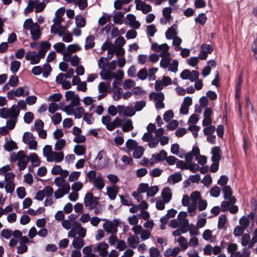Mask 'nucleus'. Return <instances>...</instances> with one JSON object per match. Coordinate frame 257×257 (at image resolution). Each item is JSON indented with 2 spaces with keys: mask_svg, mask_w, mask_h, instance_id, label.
<instances>
[{
  "mask_svg": "<svg viewBox=\"0 0 257 257\" xmlns=\"http://www.w3.org/2000/svg\"><path fill=\"white\" fill-rule=\"evenodd\" d=\"M221 150L218 147H214L211 149V161L213 162H219L221 159Z\"/></svg>",
  "mask_w": 257,
  "mask_h": 257,
  "instance_id": "obj_9",
  "label": "nucleus"
},
{
  "mask_svg": "<svg viewBox=\"0 0 257 257\" xmlns=\"http://www.w3.org/2000/svg\"><path fill=\"white\" fill-rule=\"evenodd\" d=\"M33 119L34 114L32 112L28 111L25 114L24 119L26 123L28 124L30 123L33 121Z\"/></svg>",
  "mask_w": 257,
  "mask_h": 257,
  "instance_id": "obj_63",
  "label": "nucleus"
},
{
  "mask_svg": "<svg viewBox=\"0 0 257 257\" xmlns=\"http://www.w3.org/2000/svg\"><path fill=\"white\" fill-rule=\"evenodd\" d=\"M75 223L77 224V226L78 227V230L76 233L78 234L79 238L83 239L86 236V229L81 226L80 223H77L76 222Z\"/></svg>",
  "mask_w": 257,
  "mask_h": 257,
  "instance_id": "obj_42",
  "label": "nucleus"
},
{
  "mask_svg": "<svg viewBox=\"0 0 257 257\" xmlns=\"http://www.w3.org/2000/svg\"><path fill=\"white\" fill-rule=\"evenodd\" d=\"M146 105V101L145 100H141L136 101L135 104V110L137 111H141Z\"/></svg>",
  "mask_w": 257,
  "mask_h": 257,
  "instance_id": "obj_60",
  "label": "nucleus"
},
{
  "mask_svg": "<svg viewBox=\"0 0 257 257\" xmlns=\"http://www.w3.org/2000/svg\"><path fill=\"white\" fill-rule=\"evenodd\" d=\"M207 20V17L204 13H201L199 14L197 17L195 18V21L197 23H199L200 25H204Z\"/></svg>",
  "mask_w": 257,
  "mask_h": 257,
  "instance_id": "obj_47",
  "label": "nucleus"
},
{
  "mask_svg": "<svg viewBox=\"0 0 257 257\" xmlns=\"http://www.w3.org/2000/svg\"><path fill=\"white\" fill-rule=\"evenodd\" d=\"M167 155V154L165 150H162L159 152V153L153 154L150 160L156 161H163L165 160Z\"/></svg>",
  "mask_w": 257,
  "mask_h": 257,
  "instance_id": "obj_19",
  "label": "nucleus"
},
{
  "mask_svg": "<svg viewBox=\"0 0 257 257\" xmlns=\"http://www.w3.org/2000/svg\"><path fill=\"white\" fill-rule=\"evenodd\" d=\"M160 55L162 57L160 63L161 67L164 68H167L171 61L169 52H161Z\"/></svg>",
  "mask_w": 257,
  "mask_h": 257,
  "instance_id": "obj_8",
  "label": "nucleus"
},
{
  "mask_svg": "<svg viewBox=\"0 0 257 257\" xmlns=\"http://www.w3.org/2000/svg\"><path fill=\"white\" fill-rule=\"evenodd\" d=\"M43 77L46 78L50 74L51 71H52V68L50 64H49L48 63L44 64L43 65Z\"/></svg>",
  "mask_w": 257,
  "mask_h": 257,
  "instance_id": "obj_61",
  "label": "nucleus"
},
{
  "mask_svg": "<svg viewBox=\"0 0 257 257\" xmlns=\"http://www.w3.org/2000/svg\"><path fill=\"white\" fill-rule=\"evenodd\" d=\"M118 224V221L115 219L111 222H107L104 223L103 227L108 233L115 234L117 232Z\"/></svg>",
  "mask_w": 257,
  "mask_h": 257,
  "instance_id": "obj_3",
  "label": "nucleus"
},
{
  "mask_svg": "<svg viewBox=\"0 0 257 257\" xmlns=\"http://www.w3.org/2000/svg\"><path fill=\"white\" fill-rule=\"evenodd\" d=\"M185 163L188 166V168L191 171H193V163H192V160L193 159V149L191 151L186 154L185 156Z\"/></svg>",
  "mask_w": 257,
  "mask_h": 257,
  "instance_id": "obj_28",
  "label": "nucleus"
},
{
  "mask_svg": "<svg viewBox=\"0 0 257 257\" xmlns=\"http://www.w3.org/2000/svg\"><path fill=\"white\" fill-rule=\"evenodd\" d=\"M21 63L18 61H13L11 63V70L13 73H16L19 69Z\"/></svg>",
  "mask_w": 257,
  "mask_h": 257,
  "instance_id": "obj_50",
  "label": "nucleus"
},
{
  "mask_svg": "<svg viewBox=\"0 0 257 257\" xmlns=\"http://www.w3.org/2000/svg\"><path fill=\"white\" fill-rule=\"evenodd\" d=\"M18 116H14L7 120L6 124L7 127L9 130H12L14 128L16 123L17 122Z\"/></svg>",
  "mask_w": 257,
  "mask_h": 257,
  "instance_id": "obj_39",
  "label": "nucleus"
},
{
  "mask_svg": "<svg viewBox=\"0 0 257 257\" xmlns=\"http://www.w3.org/2000/svg\"><path fill=\"white\" fill-rule=\"evenodd\" d=\"M86 149L82 145H75L74 149V152L78 156L84 155L85 153Z\"/></svg>",
  "mask_w": 257,
  "mask_h": 257,
  "instance_id": "obj_40",
  "label": "nucleus"
},
{
  "mask_svg": "<svg viewBox=\"0 0 257 257\" xmlns=\"http://www.w3.org/2000/svg\"><path fill=\"white\" fill-rule=\"evenodd\" d=\"M108 245L105 241H102L93 248V251L94 253H98L102 257H106L108 254Z\"/></svg>",
  "mask_w": 257,
  "mask_h": 257,
  "instance_id": "obj_2",
  "label": "nucleus"
},
{
  "mask_svg": "<svg viewBox=\"0 0 257 257\" xmlns=\"http://www.w3.org/2000/svg\"><path fill=\"white\" fill-rule=\"evenodd\" d=\"M64 157V155L62 152H57L53 151L50 156H48L47 161L49 162L55 161L56 162L59 163L63 161Z\"/></svg>",
  "mask_w": 257,
  "mask_h": 257,
  "instance_id": "obj_5",
  "label": "nucleus"
},
{
  "mask_svg": "<svg viewBox=\"0 0 257 257\" xmlns=\"http://www.w3.org/2000/svg\"><path fill=\"white\" fill-rule=\"evenodd\" d=\"M152 48L156 52H168L169 46L167 44L158 45L157 43H154L152 45Z\"/></svg>",
  "mask_w": 257,
  "mask_h": 257,
  "instance_id": "obj_14",
  "label": "nucleus"
},
{
  "mask_svg": "<svg viewBox=\"0 0 257 257\" xmlns=\"http://www.w3.org/2000/svg\"><path fill=\"white\" fill-rule=\"evenodd\" d=\"M24 158L27 157L23 151H19L17 154L12 153L11 155V160L12 162L23 160Z\"/></svg>",
  "mask_w": 257,
  "mask_h": 257,
  "instance_id": "obj_23",
  "label": "nucleus"
},
{
  "mask_svg": "<svg viewBox=\"0 0 257 257\" xmlns=\"http://www.w3.org/2000/svg\"><path fill=\"white\" fill-rule=\"evenodd\" d=\"M85 110L83 107H78L75 109L71 110L70 112H68V115L73 114L76 118H80L85 115Z\"/></svg>",
  "mask_w": 257,
  "mask_h": 257,
  "instance_id": "obj_15",
  "label": "nucleus"
},
{
  "mask_svg": "<svg viewBox=\"0 0 257 257\" xmlns=\"http://www.w3.org/2000/svg\"><path fill=\"white\" fill-rule=\"evenodd\" d=\"M136 113V110H135L134 107L132 105H129L125 108V111H124V115L127 116H133Z\"/></svg>",
  "mask_w": 257,
  "mask_h": 257,
  "instance_id": "obj_44",
  "label": "nucleus"
},
{
  "mask_svg": "<svg viewBox=\"0 0 257 257\" xmlns=\"http://www.w3.org/2000/svg\"><path fill=\"white\" fill-rule=\"evenodd\" d=\"M136 85L135 82L132 79H126L124 81L123 87L124 89L127 90L134 87Z\"/></svg>",
  "mask_w": 257,
  "mask_h": 257,
  "instance_id": "obj_45",
  "label": "nucleus"
},
{
  "mask_svg": "<svg viewBox=\"0 0 257 257\" xmlns=\"http://www.w3.org/2000/svg\"><path fill=\"white\" fill-rule=\"evenodd\" d=\"M118 190L119 188L115 185L107 188V194L110 200H113L115 199Z\"/></svg>",
  "mask_w": 257,
  "mask_h": 257,
  "instance_id": "obj_13",
  "label": "nucleus"
},
{
  "mask_svg": "<svg viewBox=\"0 0 257 257\" xmlns=\"http://www.w3.org/2000/svg\"><path fill=\"white\" fill-rule=\"evenodd\" d=\"M30 34L32 39L34 40H37L40 38L42 33L40 27L37 23H35L32 29L30 30Z\"/></svg>",
  "mask_w": 257,
  "mask_h": 257,
  "instance_id": "obj_7",
  "label": "nucleus"
},
{
  "mask_svg": "<svg viewBox=\"0 0 257 257\" xmlns=\"http://www.w3.org/2000/svg\"><path fill=\"white\" fill-rule=\"evenodd\" d=\"M180 249L179 247H175L173 249L168 248L164 252L165 257L176 256L180 252Z\"/></svg>",
  "mask_w": 257,
  "mask_h": 257,
  "instance_id": "obj_20",
  "label": "nucleus"
},
{
  "mask_svg": "<svg viewBox=\"0 0 257 257\" xmlns=\"http://www.w3.org/2000/svg\"><path fill=\"white\" fill-rule=\"evenodd\" d=\"M123 119L116 117L112 121H111L110 125L108 126V131H112L115 127L121 126Z\"/></svg>",
  "mask_w": 257,
  "mask_h": 257,
  "instance_id": "obj_30",
  "label": "nucleus"
},
{
  "mask_svg": "<svg viewBox=\"0 0 257 257\" xmlns=\"http://www.w3.org/2000/svg\"><path fill=\"white\" fill-rule=\"evenodd\" d=\"M137 76L141 80H145L148 76V72L147 69L144 68L140 70L137 74Z\"/></svg>",
  "mask_w": 257,
  "mask_h": 257,
  "instance_id": "obj_58",
  "label": "nucleus"
},
{
  "mask_svg": "<svg viewBox=\"0 0 257 257\" xmlns=\"http://www.w3.org/2000/svg\"><path fill=\"white\" fill-rule=\"evenodd\" d=\"M223 192V197L225 199H230L231 197H235L232 196V190L230 186L226 185L222 188Z\"/></svg>",
  "mask_w": 257,
  "mask_h": 257,
  "instance_id": "obj_27",
  "label": "nucleus"
},
{
  "mask_svg": "<svg viewBox=\"0 0 257 257\" xmlns=\"http://www.w3.org/2000/svg\"><path fill=\"white\" fill-rule=\"evenodd\" d=\"M134 129L133 121L131 119L126 118L123 119L121 125V130L123 132H128Z\"/></svg>",
  "mask_w": 257,
  "mask_h": 257,
  "instance_id": "obj_12",
  "label": "nucleus"
},
{
  "mask_svg": "<svg viewBox=\"0 0 257 257\" xmlns=\"http://www.w3.org/2000/svg\"><path fill=\"white\" fill-rule=\"evenodd\" d=\"M128 245L132 248H135L139 243V237L138 236H130L127 239Z\"/></svg>",
  "mask_w": 257,
  "mask_h": 257,
  "instance_id": "obj_29",
  "label": "nucleus"
},
{
  "mask_svg": "<svg viewBox=\"0 0 257 257\" xmlns=\"http://www.w3.org/2000/svg\"><path fill=\"white\" fill-rule=\"evenodd\" d=\"M4 147L5 150L9 152L18 149V147L17 146L16 143L13 141L7 142L6 143Z\"/></svg>",
  "mask_w": 257,
  "mask_h": 257,
  "instance_id": "obj_41",
  "label": "nucleus"
},
{
  "mask_svg": "<svg viewBox=\"0 0 257 257\" xmlns=\"http://www.w3.org/2000/svg\"><path fill=\"white\" fill-rule=\"evenodd\" d=\"M237 249L238 245L237 244L234 243H229L228 244L227 251L228 253H230V255L235 252Z\"/></svg>",
  "mask_w": 257,
  "mask_h": 257,
  "instance_id": "obj_62",
  "label": "nucleus"
},
{
  "mask_svg": "<svg viewBox=\"0 0 257 257\" xmlns=\"http://www.w3.org/2000/svg\"><path fill=\"white\" fill-rule=\"evenodd\" d=\"M137 142L132 139H128L125 143L126 148L129 150H134L137 147Z\"/></svg>",
  "mask_w": 257,
  "mask_h": 257,
  "instance_id": "obj_59",
  "label": "nucleus"
},
{
  "mask_svg": "<svg viewBox=\"0 0 257 257\" xmlns=\"http://www.w3.org/2000/svg\"><path fill=\"white\" fill-rule=\"evenodd\" d=\"M176 28L177 26L173 25L168 29L165 33V35L167 39L171 40L176 37L177 34L176 32Z\"/></svg>",
  "mask_w": 257,
  "mask_h": 257,
  "instance_id": "obj_26",
  "label": "nucleus"
},
{
  "mask_svg": "<svg viewBox=\"0 0 257 257\" xmlns=\"http://www.w3.org/2000/svg\"><path fill=\"white\" fill-rule=\"evenodd\" d=\"M220 189L217 186L213 187L210 190V194L213 197H218L220 195Z\"/></svg>",
  "mask_w": 257,
  "mask_h": 257,
  "instance_id": "obj_57",
  "label": "nucleus"
},
{
  "mask_svg": "<svg viewBox=\"0 0 257 257\" xmlns=\"http://www.w3.org/2000/svg\"><path fill=\"white\" fill-rule=\"evenodd\" d=\"M212 114V110L211 108L207 107L204 112V119L202 121L203 126H209L212 123V118L211 116Z\"/></svg>",
  "mask_w": 257,
  "mask_h": 257,
  "instance_id": "obj_6",
  "label": "nucleus"
},
{
  "mask_svg": "<svg viewBox=\"0 0 257 257\" xmlns=\"http://www.w3.org/2000/svg\"><path fill=\"white\" fill-rule=\"evenodd\" d=\"M124 13L122 12H117L113 17V22L118 25L122 24L123 23Z\"/></svg>",
  "mask_w": 257,
  "mask_h": 257,
  "instance_id": "obj_35",
  "label": "nucleus"
},
{
  "mask_svg": "<svg viewBox=\"0 0 257 257\" xmlns=\"http://www.w3.org/2000/svg\"><path fill=\"white\" fill-rule=\"evenodd\" d=\"M182 180L181 174L179 173L170 175L168 178V182L170 184H174Z\"/></svg>",
  "mask_w": 257,
  "mask_h": 257,
  "instance_id": "obj_22",
  "label": "nucleus"
},
{
  "mask_svg": "<svg viewBox=\"0 0 257 257\" xmlns=\"http://www.w3.org/2000/svg\"><path fill=\"white\" fill-rule=\"evenodd\" d=\"M53 22L55 23V24H53L51 27V33L57 34L60 29H62V26L60 24V21L57 20L56 18L53 19Z\"/></svg>",
  "mask_w": 257,
  "mask_h": 257,
  "instance_id": "obj_31",
  "label": "nucleus"
},
{
  "mask_svg": "<svg viewBox=\"0 0 257 257\" xmlns=\"http://www.w3.org/2000/svg\"><path fill=\"white\" fill-rule=\"evenodd\" d=\"M159 188L157 186H151L150 188L149 187L148 190L147 195L149 197L154 196L158 192Z\"/></svg>",
  "mask_w": 257,
  "mask_h": 257,
  "instance_id": "obj_52",
  "label": "nucleus"
},
{
  "mask_svg": "<svg viewBox=\"0 0 257 257\" xmlns=\"http://www.w3.org/2000/svg\"><path fill=\"white\" fill-rule=\"evenodd\" d=\"M35 23H33V20L32 19L29 18L25 20L24 24H23V28L24 29L29 30H31L33 26H34Z\"/></svg>",
  "mask_w": 257,
  "mask_h": 257,
  "instance_id": "obj_51",
  "label": "nucleus"
},
{
  "mask_svg": "<svg viewBox=\"0 0 257 257\" xmlns=\"http://www.w3.org/2000/svg\"><path fill=\"white\" fill-rule=\"evenodd\" d=\"M162 196L164 203L169 202L172 198L171 190L169 187H166L162 190Z\"/></svg>",
  "mask_w": 257,
  "mask_h": 257,
  "instance_id": "obj_16",
  "label": "nucleus"
},
{
  "mask_svg": "<svg viewBox=\"0 0 257 257\" xmlns=\"http://www.w3.org/2000/svg\"><path fill=\"white\" fill-rule=\"evenodd\" d=\"M55 50L58 52L61 53L64 57L66 56V52H65V45L62 43H57L53 46Z\"/></svg>",
  "mask_w": 257,
  "mask_h": 257,
  "instance_id": "obj_33",
  "label": "nucleus"
},
{
  "mask_svg": "<svg viewBox=\"0 0 257 257\" xmlns=\"http://www.w3.org/2000/svg\"><path fill=\"white\" fill-rule=\"evenodd\" d=\"M189 197L187 195H185L183 196V199L182 200V205L184 206H188V211L190 213V215H192V213L193 212V204L191 203L190 205L189 204Z\"/></svg>",
  "mask_w": 257,
  "mask_h": 257,
  "instance_id": "obj_32",
  "label": "nucleus"
},
{
  "mask_svg": "<svg viewBox=\"0 0 257 257\" xmlns=\"http://www.w3.org/2000/svg\"><path fill=\"white\" fill-rule=\"evenodd\" d=\"M34 138L33 135L30 132H25L23 137V141L25 144H28Z\"/></svg>",
  "mask_w": 257,
  "mask_h": 257,
  "instance_id": "obj_64",
  "label": "nucleus"
},
{
  "mask_svg": "<svg viewBox=\"0 0 257 257\" xmlns=\"http://www.w3.org/2000/svg\"><path fill=\"white\" fill-rule=\"evenodd\" d=\"M207 204V202L205 199L197 200L195 204V210L198 208L199 211H203L206 208Z\"/></svg>",
  "mask_w": 257,
  "mask_h": 257,
  "instance_id": "obj_25",
  "label": "nucleus"
},
{
  "mask_svg": "<svg viewBox=\"0 0 257 257\" xmlns=\"http://www.w3.org/2000/svg\"><path fill=\"white\" fill-rule=\"evenodd\" d=\"M180 77L183 79H189L191 81H193V76L189 70L187 69L184 70L180 74Z\"/></svg>",
  "mask_w": 257,
  "mask_h": 257,
  "instance_id": "obj_49",
  "label": "nucleus"
},
{
  "mask_svg": "<svg viewBox=\"0 0 257 257\" xmlns=\"http://www.w3.org/2000/svg\"><path fill=\"white\" fill-rule=\"evenodd\" d=\"M30 158L33 167L40 165V161L38 155L36 153H31L30 155Z\"/></svg>",
  "mask_w": 257,
  "mask_h": 257,
  "instance_id": "obj_48",
  "label": "nucleus"
},
{
  "mask_svg": "<svg viewBox=\"0 0 257 257\" xmlns=\"http://www.w3.org/2000/svg\"><path fill=\"white\" fill-rule=\"evenodd\" d=\"M29 162V158H24L23 160H20L18 161V165L19 166L20 170H24L27 165L28 163Z\"/></svg>",
  "mask_w": 257,
  "mask_h": 257,
  "instance_id": "obj_56",
  "label": "nucleus"
},
{
  "mask_svg": "<svg viewBox=\"0 0 257 257\" xmlns=\"http://www.w3.org/2000/svg\"><path fill=\"white\" fill-rule=\"evenodd\" d=\"M133 157L136 159L140 158L144 154V149L142 146H139L134 149Z\"/></svg>",
  "mask_w": 257,
  "mask_h": 257,
  "instance_id": "obj_37",
  "label": "nucleus"
},
{
  "mask_svg": "<svg viewBox=\"0 0 257 257\" xmlns=\"http://www.w3.org/2000/svg\"><path fill=\"white\" fill-rule=\"evenodd\" d=\"M92 183L99 190H102L105 185L104 180L100 174H99Z\"/></svg>",
  "mask_w": 257,
  "mask_h": 257,
  "instance_id": "obj_18",
  "label": "nucleus"
},
{
  "mask_svg": "<svg viewBox=\"0 0 257 257\" xmlns=\"http://www.w3.org/2000/svg\"><path fill=\"white\" fill-rule=\"evenodd\" d=\"M100 75L102 79L108 80L114 79L116 76L115 73L109 70L104 69L101 71Z\"/></svg>",
  "mask_w": 257,
  "mask_h": 257,
  "instance_id": "obj_11",
  "label": "nucleus"
},
{
  "mask_svg": "<svg viewBox=\"0 0 257 257\" xmlns=\"http://www.w3.org/2000/svg\"><path fill=\"white\" fill-rule=\"evenodd\" d=\"M109 88H110L109 83H105V82H101L98 84V89L99 93L107 94Z\"/></svg>",
  "mask_w": 257,
  "mask_h": 257,
  "instance_id": "obj_36",
  "label": "nucleus"
},
{
  "mask_svg": "<svg viewBox=\"0 0 257 257\" xmlns=\"http://www.w3.org/2000/svg\"><path fill=\"white\" fill-rule=\"evenodd\" d=\"M94 39L95 37L93 35H89L86 37L84 46L85 50H88L94 47Z\"/></svg>",
  "mask_w": 257,
  "mask_h": 257,
  "instance_id": "obj_24",
  "label": "nucleus"
},
{
  "mask_svg": "<svg viewBox=\"0 0 257 257\" xmlns=\"http://www.w3.org/2000/svg\"><path fill=\"white\" fill-rule=\"evenodd\" d=\"M20 110L16 105H13L10 108H3L0 110V116L4 118H12L15 116H19Z\"/></svg>",
  "mask_w": 257,
  "mask_h": 257,
  "instance_id": "obj_1",
  "label": "nucleus"
},
{
  "mask_svg": "<svg viewBox=\"0 0 257 257\" xmlns=\"http://www.w3.org/2000/svg\"><path fill=\"white\" fill-rule=\"evenodd\" d=\"M66 141L64 139H60L58 140L54 147V149L56 151L62 150L65 146Z\"/></svg>",
  "mask_w": 257,
  "mask_h": 257,
  "instance_id": "obj_54",
  "label": "nucleus"
},
{
  "mask_svg": "<svg viewBox=\"0 0 257 257\" xmlns=\"http://www.w3.org/2000/svg\"><path fill=\"white\" fill-rule=\"evenodd\" d=\"M5 187L7 193H12L14 191L15 185L13 181H9L7 182Z\"/></svg>",
  "mask_w": 257,
  "mask_h": 257,
  "instance_id": "obj_46",
  "label": "nucleus"
},
{
  "mask_svg": "<svg viewBox=\"0 0 257 257\" xmlns=\"http://www.w3.org/2000/svg\"><path fill=\"white\" fill-rule=\"evenodd\" d=\"M75 23L77 27L83 28L85 26V19L81 15L77 16L75 18Z\"/></svg>",
  "mask_w": 257,
  "mask_h": 257,
  "instance_id": "obj_38",
  "label": "nucleus"
},
{
  "mask_svg": "<svg viewBox=\"0 0 257 257\" xmlns=\"http://www.w3.org/2000/svg\"><path fill=\"white\" fill-rule=\"evenodd\" d=\"M187 213L184 211L179 212L177 216V220L179 221L180 224L183 227L182 232H186L188 230L189 222L186 219Z\"/></svg>",
  "mask_w": 257,
  "mask_h": 257,
  "instance_id": "obj_4",
  "label": "nucleus"
},
{
  "mask_svg": "<svg viewBox=\"0 0 257 257\" xmlns=\"http://www.w3.org/2000/svg\"><path fill=\"white\" fill-rule=\"evenodd\" d=\"M250 250L246 247H244L242 249V252L239 251H236L230 255V257H250Z\"/></svg>",
  "mask_w": 257,
  "mask_h": 257,
  "instance_id": "obj_17",
  "label": "nucleus"
},
{
  "mask_svg": "<svg viewBox=\"0 0 257 257\" xmlns=\"http://www.w3.org/2000/svg\"><path fill=\"white\" fill-rule=\"evenodd\" d=\"M228 201H222L221 203V210L225 212L229 209L231 205H233L236 203V200L235 197H231L230 199H227Z\"/></svg>",
  "mask_w": 257,
  "mask_h": 257,
  "instance_id": "obj_10",
  "label": "nucleus"
},
{
  "mask_svg": "<svg viewBox=\"0 0 257 257\" xmlns=\"http://www.w3.org/2000/svg\"><path fill=\"white\" fill-rule=\"evenodd\" d=\"M239 223L240 226L244 229H246L249 223V221L248 218L246 216L243 215L240 218Z\"/></svg>",
  "mask_w": 257,
  "mask_h": 257,
  "instance_id": "obj_53",
  "label": "nucleus"
},
{
  "mask_svg": "<svg viewBox=\"0 0 257 257\" xmlns=\"http://www.w3.org/2000/svg\"><path fill=\"white\" fill-rule=\"evenodd\" d=\"M149 98L151 100H153L154 101H163L165 97L164 94L161 92H152L149 95Z\"/></svg>",
  "mask_w": 257,
  "mask_h": 257,
  "instance_id": "obj_21",
  "label": "nucleus"
},
{
  "mask_svg": "<svg viewBox=\"0 0 257 257\" xmlns=\"http://www.w3.org/2000/svg\"><path fill=\"white\" fill-rule=\"evenodd\" d=\"M149 252L151 257H162L160 250L155 247H152L149 248Z\"/></svg>",
  "mask_w": 257,
  "mask_h": 257,
  "instance_id": "obj_43",
  "label": "nucleus"
},
{
  "mask_svg": "<svg viewBox=\"0 0 257 257\" xmlns=\"http://www.w3.org/2000/svg\"><path fill=\"white\" fill-rule=\"evenodd\" d=\"M227 220L225 214H221L218 219V228L219 229H222Z\"/></svg>",
  "mask_w": 257,
  "mask_h": 257,
  "instance_id": "obj_55",
  "label": "nucleus"
},
{
  "mask_svg": "<svg viewBox=\"0 0 257 257\" xmlns=\"http://www.w3.org/2000/svg\"><path fill=\"white\" fill-rule=\"evenodd\" d=\"M72 245L74 248L80 249L84 245V240L79 237H75L72 241Z\"/></svg>",
  "mask_w": 257,
  "mask_h": 257,
  "instance_id": "obj_34",
  "label": "nucleus"
}]
</instances>
